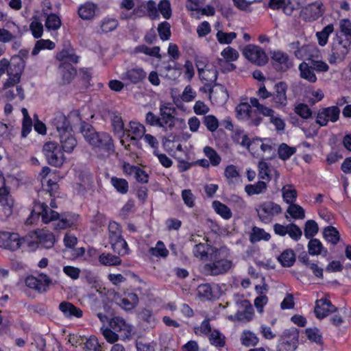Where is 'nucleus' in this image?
Wrapping results in <instances>:
<instances>
[{
	"mask_svg": "<svg viewBox=\"0 0 351 351\" xmlns=\"http://www.w3.org/2000/svg\"><path fill=\"white\" fill-rule=\"evenodd\" d=\"M282 197L287 204H293L296 201L297 191L292 185H285L282 189Z\"/></svg>",
	"mask_w": 351,
	"mask_h": 351,
	"instance_id": "obj_44",
	"label": "nucleus"
},
{
	"mask_svg": "<svg viewBox=\"0 0 351 351\" xmlns=\"http://www.w3.org/2000/svg\"><path fill=\"white\" fill-rule=\"evenodd\" d=\"M56 58L61 62V63L71 64L77 63L79 61V56L75 54L73 48L63 49L60 52L56 55Z\"/></svg>",
	"mask_w": 351,
	"mask_h": 351,
	"instance_id": "obj_27",
	"label": "nucleus"
},
{
	"mask_svg": "<svg viewBox=\"0 0 351 351\" xmlns=\"http://www.w3.org/2000/svg\"><path fill=\"white\" fill-rule=\"evenodd\" d=\"M242 310L238 311L235 316L237 319L242 322H249L254 316V309L250 302L244 300L241 302Z\"/></svg>",
	"mask_w": 351,
	"mask_h": 351,
	"instance_id": "obj_24",
	"label": "nucleus"
},
{
	"mask_svg": "<svg viewBox=\"0 0 351 351\" xmlns=\"http://www.w3.org/2000/svg\"><path fill=\"white\" fill-rule=\"evenodd\" d=\"M278 260L283 267H289L294 264L295 255L293 250L287 249L282 252Z\"/></svg>",
	"mask_w": 351,
	"mask_h": 351,
	"instance_id": "obj_36",
	"label": "nucleus"
},
{
	"mask_svg": "<svg viewBox=\"0 0 351 351\" xmlns=\"http://www.w3.org/2000/svg\"><path fill=\"white\" fill-rule=\"evenodd\" d=\"M110 183L118 193L121 194H126L128 193L129 185L125 179L113 176L110 179Z\"/></svg>",
	"mask_w": 351,
	"mask_h": 351,
	"instance_id": "obj_43",
	"label": "nucleus"
},
{
	"mask_svg": "<svg viewBox=\"0 0 351 351\" xmlns=\"http://www.w3.org/2000/svg\"><path fill=\"white\" fill-rule=\"evenodd\" d=\"M199 76L201 80L206 82L205 86L208 88L210 97L211 98L214 93L211 84L215 82L217 79V71L215 66L213 64L208 65L207 69L199 74Z\"/></svg>",
	"mask_w": 351,
	"mask_h": 351,
	"instance_id": "obj_20",
	"label": "nucleus"
},
{
	"mask_svg": "<svg viewBox=\"0 0 351 351\" xmlns=\"http://www.w3.org/2000/svg\"><path fill=\"white\" fill-rule=\"evenodd\" d=\"M245 57L258 66H262L267 62L268 58L265 52L259 47L249 45L243 52Z\"/></svg>",
	"mask_w": 351,
	"mask_h": 351,
	"instance_id": "obj_13",
	"label": "nucleus"
},
{
	"mask_svg": "<svg viewBox=\"0 0 351 351\" xmlns=\"http://www.w3.org/2000/svg\"><path fill=\"white\" fill-rule=\"evenodd\" d=\"M24 66V62L21 58L17 56L12 58L8 67V78L3 85L4 88L15 85L20 82Z\"/></svg>",
	"mask_w": 351,
	"mask_h": 351,
	"instance_id": "obj_6",
	"label": "nucleus"
},
{
	"mask_svg": "<svg viewBox=\"0 0 351 351\" xmlns=\"http://www.w3.org/2000/svg\"><path fill=\"white\" fill-rule=\"evenodd\" d=\"M295 152V147H289L286 143L280 144L278 149V156L282 160L289 159Z\"/></svg>",
	"mask_w": 351,
	"mask_h": 351,
	"instance_id": "obj_51",
	"label": "nucleus"
},
{
	"mask_svg": "<svg viewBox=\"0 0 351 351\" xmlns=\"http://www.w3.org/2000/svg\"><path fill=\"white\" fill-rule=\"evenodd\" d=\"M340 109L337 106L320 108L316 115L315 122L320 127L326 126L328 122L335 123L339 119Z\"/></svg>",
	"mask_w": 351,
	"mask_h": 351,
	"instance_id": "obj_10",
	"label": "nucleus"
},
{
	"mask_svg": "<svg viewBox=\"0 0 351 351\" xmlns=\"http://www.w3.org/2000/svg\"><path fill=\"white\" fill-rule=\"evenodd\" d=\"M9 192L5 186V179L0 171V219H4L12 213L13 201L8 196Z\"/></svg>",
	"mask_w": 351,
	"mask_h": 351,
	"instance_id": "obj_7",
	"label": "nucleus"
},
{
	"mask_svg": "<svg viewBox=\"0 0 351 351\" xmlns=\"http://www.w3.org/2000/svg\"><path fill=\"white\" fill-rule=\"evenodd\" d=\"M160 128L164 130H171L176 124V110L171 104H162L160 106Z\"/></svg>",
	"mask_w": 351,
	"mask_h": 351,
	"instance_id": "obj_9",
	"label": "nucleus"
},
{
	"mask_svg": "<svg viewBox=\"0 0 351 351\" xmlns=\"http://www.w3.org/2000/svg\"><path fill=\"white\" fill-rule=\"evenodd\" d=\"M59 71L62 76V80L64 84H69L76 75V69L71 64L60 63Z\"/></svg>",
	"mask_w": 351,
	"mask_h": 351,
	"instance_id": "obj_31",
	"label": "nucleus"
},
{
	"mask_svg": "<svg viewBox=\"0 0 351 351\" xmlns=\"http://www.w3.org/2000/svg\"><path fill=\"white\" fill-rule=\"evenodd\" d=\"M112 125L114 132L120 137L125 135V129L122 118L120 116H114L112 119Z\"/></svg>",
	"mask_w": 351,
	"mask_h": 351,
	"instance_id": "obj_59",
	"label": "nucleus"
},
{
	"mask_svg": "<svg viewBox=\"0 0 351 351\" xmlns=\"http://www.w3.org/2000/svg\"><path fill=\"white\" fill-rule=\"evenodd\" d=\"M71 132L59 136L62 150L67 153H71L77 145V140Z\"/></svg>",
	"mask_w": 351,
	"mask_h": 351,
	"instance_id": "obj_25",
	"label": "nucleus"
},
{
	"mask_svg": "<svg viewBox=\"0 0 351 351\" xmlns=\"http://www.w3.org/2000/svg\"><path fill=\"white\" fill-rule=\"evenodd\" d=\"M145 133L144 125L138 122L130 121L129 128L125 129V134L130 136L131 141H136L141 138Z\"/></svg>",
	"mask_w": 351,
	"mask_h": 351,
	"instance_id": "obj_23",
	"label": "nucleus"
},
{
	"mask_svg": "<svg viewBox=\"0 0 351 351\" xmlns=\"http://www.w3.org/2000/svg\"><path fill=\"white\" fill-rule=\"evenodd\" d=\"M267 185L265 182L258 181L254 184H247L245 191L248 195H254L263 193L266 191Z\"/></svg>",
	"mask_w": 351,
	"mask_h": 351,
	"instance_id": "obj_38",
	"label": "nucleus"
},
{
	"mask_svg": "<svg viewBox=\"0 0 351 351\" xmlns=\"http://www.w3.org/2000/svg\"><path fill=\"white\" fill-rule=\"evenodd\" d=\"M287 211L294 219H302L305 217L304 210L303 208L294 203L289 205Z\"/></svg>",
	"mask_w": 351,
	"mask_h": 351,
	"instance_id": "obj_57",
	"label": "nucleus"
},
{
	"mask_svg": "<svg viewBox=\"0 0 351 351\" xmlns=\"http://www.w3.org/2000/svg\"><path fill=\"white\" fill-rule=\"evenodd\" d=\"M147 75V73L140 66L128 68L121 74V79L128 84H136L142 82Z\"/></svg>",
	"mask_w": 351,
	"mask_h": 351,
	"instance_id": "obj_16",
	"label": "nucleus"
},
{
	"mask_svg": "<svg viewBox=\"0 0 351 351\" xmlns=\"http://www.w3.org/2000/svg\"><path fill=\"white\" fill-rule=\"evenodd\" d=\"M197 295L199 298L205 300H211L216 297L208 283L199 285L197 289Z\"/></svg>",
	"mask_w": 351,
	"mask_h": 351,
	"instance_id": "obj_37",
	"label": "nucleus"
},
{
	"mask_svg": "<svg viewBox=\"0 0 351 351\" xmlns=\"http://www.w3.org/2000/svg\"><path fill=\"white\" fill-rule=\"evenodd\" d=\"M205 155L209 158L210 163L213 166H217L221 159L217 152L210 147L206 146L204 148Z\"/></svg>",
	"mask_w": 351,
	"mask_h": 351,
	"instance_id": "obj_61",
	"label": "nucleus"
},
{
	"mask_svg": "<svg viewBox=\"0 0 351 351\" xmlns=\"http://www.w3.org/2000/svg\"><path fill=\"white\" fill-rule=\"evenodd\" d=\"M203 123L205 125L208 130L210 132H215L219 127V121L213 115H206L203 117Z\"/></svg>",
	"mask_w": 351,
	"mask_h": 351,
	"instance_id": "obj_62",
	"label": "nucleus"
},
{
	"mask_svg": "<svg viewBox=\"0 0 351 351\" xmlns=\"http://www.w3.org/2000/svg\"><path fill=\"white\" fill-rule=\"evenodd\" d=\"M170 27V24L167 21H164L158 25V32L161 40H167L169 39L171 36Z\"/></svg>",
	"mask_w": 351,
	"mask_h": 351,
	"instance_id": "obj_64",
	"label": "nucleus"
},
{
	"mask_svg": "<svg viewBox=\"0 0 351 351\" xmlns=\"http://www.w3.org/2000/svg\"><path fill=\"white\" fill-rule=\"evenodd\" d=\"M81 132L85 140L93 147H97L108 155H110L114 152V144L110 134L106 132H97L88 123H82Z\"/></svg>",
	"mask_w": 351,
	"mask_h": 351,
	"instance_id": "obj_1",
	"label": "nucleus"
},
{
	"mask_svg": "<svg viewBox=\"0 0 351 351\" xmlns=\"http://www.w3.org/2000/svg\"><path fill=\"white\" fill-rule=\"evenodd\" d=\"M51 124L56 129L59 136L64 132L72 131V128L67 117L60 112H56L53 114L51 120Z\"/></svg>",
	"mask_w": 351,
	"mask_h": 351,
	"instance_id": "obj_19",
	"label": "nucleus"
},
{
	"mask_svg": "<svg viewBox=\"0 0 351 351\" xmlns=\"http://www.w3.org/2000/svg\"><path fill=\"white\" fill-rule=\"evenodd\" d=\"M51 283V279L43 273L38 274V277L29 276L25 279L26 286L39 293H45Z\"/></svg>",
	"mask_w": 351,
	"mask_h": 351,
	"instance_id": "obj_12",
	"label": "nucleus"
},
{
	"mask_svg": "<svg viewBox=\"0 0 351 351\" xmlns=\"http://www.w3.org/2000/svg\"><path fill=\"white\" fill-rule=\"evenodd\" d=\"M41 216L42 221L45 223L57 221L60 218V214L48 206L46 203L36 204L29 217L27 218L26 223L32 224L35 220Z\"/></svg>",
	"mask_w": 351,
	"mask_h": 351,
	"instance_id": "obj_3",
	"label": "nucleus"
},
{
	"mask_svg": "<svg viewBox=\"0 0 351 351\" xmlns=\"http://www.w3.org/2000/svg\"><path fill=\"white\" fill-rule=\"evenodd\" d=\"M323 235L325 239L332 245H336L340 239L339 231L333 226H328L325 228L323 232Z\"/></svg>",
	"mask_w": 351,
	"mask_h": 351,
	"instance_id": "obj_42",
	"label": "nucleus"
},
{
	"mask_svg": "<svg viewBox=\"0 0 351 351\" xmlns=\"http://www.w3.org/2000/svg\"><path fill=\"white\" fill-rule=\"evenodd\" d=\"M80 216L73 213H64L60 215V218L53 223L56 230H64L77 227L79 225Z\"/></svg>",
	"mask_w": 351,
	"mask_h": 351,
	"instance_id": "obj_17",
	"label": "nucleus"
},
{
	"mask_svg": "<svg viewBox=\"0 0 351 351\" xmlns=\"http://www.w3.org/2000/svg\"><path fill=\"white\" fill-rule=\"evenodd\" d=\"M271 238V236L269 233L266 232L263 229L253 227L252 229V232L250 236V241L252 243L258 242L261 240L269 241Z\"/></svg>",
	"mask_w": 351,
	"mask_h": 351,
	"instance_id": "obj_41",
	"label": "nucleus"
},
{
	"mask_svg": "<svg viewBox=\"0 0 351 351\" xmlns=\"http://www.w3.org/2000/svg\"><path fill=\"white\" fill-rule=\"evenodd\" d=\"M97 5L90 2H86L78 9L79 16L83 20H90L95 14Z\"/></svg>",
	"mask_w": 351,
	"mask_h": 351,
	"instance_id": "obj_30",
	"label": "nucleus"
},
{
	"mask_svg": "<svg viewBox=\"0 0 351 351\" xmlns=\"http://www.w3.org/2000/svg\"><path fill=\"white\" fill-rule=\"evenodd\" d=\"M138 304V297L134 293H129L125 298H122L119 305L125 310L129 311L133 309Z\"/></svg>",
	"mask_w": 351,
	"mask_h": 351,
	"instance_id": "obj_35",
	"label": "nucleus"
},
{
	"mask_svg": "<svg viewBox=\"0 0 351 351\" xmlns=\"http://www.w3.org/2000/svg\"><path fill=\"white\" fill-rule=\"evenodd\" d=\"M287 90L288 86L285 82H279L274 85L271 97L275 108H282L287 106Z\"/></svg>",
	"mask_w": 351,
	"mask_h": 351,
	"instance_id": "obj_15",
	"label": "nucleus"
},
{
	"mask_svg": "<svg viewBox=\"0 0 351 351\" xmlns=\"http://www.w3.org/2000/svg\"><path fill=\"white\" fill-rule=\"evenodd\" d=\"M308 253L311 255H319L324 252L326 256L328 253L326 249H324L321 241L317 239H311L308 244Z\"/></svg>",
	"mask_w": 351,
	"mask_h": 351,
	"instance_id": "obj_40",
	"label": "nucleus"
},
{
	"mask_svg": "<svg viewBox=\"0 0 351 351\" xmlns=\"http://www.w3.org/2000/svg\"><path fill=\"white\" fill-rule=\"evenodd\" d=\"M37 237L42 246L47 249L51 248L55 243L53 234L49 230H41L37 232Z\"/></svg>",
	"mask_w": 351,
	"mask_h": 351,
	"instance_id": "obj_29",
	"label": "nucleus"
},
{
	"mask_svg": "<svg viewBox=\"0 0 351 351\" xmlns=\"http://www.w3.org/2000/svg\"><path fill=\"white\" fill-rule=\"evenodd\" d=\"M55 47V43L50 40L40 39L36 41L32 50V55H37L41 49H53Z\"/></svg>",
	"mask_w": 351,
	"mask_h": 351,
	"instance_id": "obj_54",
	"label": "nucleus"
},
{
	"mask_svg": "<svg viewBox=\"0 0 351 351\" xmlns=\"http://www.w3.org/2000/svg\"><path fill=\"white\" fill-rule=\"evenodd\" d=\"M99 261L105 266H117L121 263V260L119 256L110 253H102L99 256Z\"/></svg>",
	"mask_w": 351,
	"mask_h": 351,
	"instance_id": "obj_39",
	"label": "nucleus"
},
{
	"mask_svg": "<svg viewBox=\"0 0 351 351\" xmlns=\"http://www.w3.org/2000/svg\"><path fill=\"white\" fill-rule=\"evenodd\" d=\"M298 69L301 78L308 81L310 83L316 82L317 80V76L315 73V71L310 66L309 63L302 62L299 64Z\"/></svg>",
	"mask_w": 351,
	"mask_h": 351,
	"instance_id": "obj_26",
	"label": "nucleus"
},
{
	"mask_svg": "<svg viewBox=\"0 0 351 351\" xmlns=\"http://www.w3.org/2000/svg\"><path fill=\"white\" fill-rule=\"evenodd\" d=\"M8 90L5 93V97L9 99L12 100L16 97H19L20 101H22L25 97L24 90L21 86L14 85L8 87ZM8 89V88H6Z\"/></svg>",
	"mask_w": 351,
	"mask_h": 351,
	"instance_id": "obj_46",
	"label": "nucleus"
},
{
	"mask_svg": "<svg viewBox=\"0 0 351 351\" xmlns=\"http://www.w3.org/2000/svg\"><path fill=\"white\" fill-rule=\"evenodd\" d=\"M209 245L205 243H199L194 246L193 252L195 256L200 259H204L208 257V251Z\"/></svg>",
	"mask_w": 351,
	"mask_h": 351,
	"instance_id": "obj_63",
	"label": "nucleus"
},
{
	"mask_svg": "<svg viewBox=\"0 0 351 351\" xmlns=\"http://www.w3.org/2000/svg\"><path fill=\"white\" fill-rule=\"evenodd\" d=\"M272 64L277 71L285 72L292 67V62L288 54L280 50L270 51Z\"/></svg>",
	"mask_w": 351,
	"mask_h": 351,
	"instance_id": "obj_14",
	"label": "nucleus"
},
{
	"mask_svg": "<svg viewBox=\"0 0 351 351\" xmlns=\"http://www.w3.org/2000/svg\"><path fill=\"white\" fill-rule=\"evenodd\" d=\"M213 207L215 211L224 219H229L232 216L230 209L226 204L219 201H214Z\"/></svg>",
	"mask_w": 351,
	"mask_h": 351,
	"instance_id": "obj_45",
	"label": "nucleus"
},
{
	"mask_svg": "<svg viewBox=\"0 0 351 351\" xmlns=\"http://www.w3.org/2000/svg\"><path fill=\"white\" fill-rule=\"evenodd\" d=\"M299 332L296 328L287 329L281 335L277 351H295L298 347Z\"/></svg>",
	"mask_w": 351,
	"mask_h": 351,
	"instance_id": "obj_4",
	"label": "nucleus"
},
{
	"mask_svg": "<svg viewBox=\"0 0 351 351\" xmlns=\"http://www.w3.org/2000/svg\"><path fill=\"white\" fill-rule=\"evenodd\" d=\"M59 309L67 318H80L83 315L82 311L69 302H62L59 304Z\"/></svg>",
	"mask_w": 351,
	"mask_h": 351,
	"instance_id": "obj_22",
	"label": "nucleus"
},
{
	"mask_svg": "<svg viewBox=\"0 0 351 351\" xmlns=\"http://www.w3.org/2000/svg\"><path fill=\"white\" fill-rule=\"evenodd\" d=\"M306 12L310 14V20L315 21L321 16L323 14V4L322 3L315 2L305 9Z\"/></svg>",
	"mask_w": 351,
	"mask_h": 351,
	"instance_id": "obj_48",
	"label": "nucleus"
},
{
	"mask_svg": "<svg viewBox=\"0 0 351 351\" xmlns=\"http://www.w3.org/2000/svg\"><path fill=\"white\" fill-rule=\"evenodd\" d=\"M318 225L314 220H308L304 226V236L306 239H312L318 232Z\"/></svg>",
	"mask_w": 351,
	"mask_h": 351,
	"instance_id": "obj_56",
	"label": "nucleus"
},
{
	"mask_svg": "<svg viewBox=\"0 0 351 351\" xmlns=\"http://www.w3.org/2000/svg\"><path fill=\"white\" fill-rule=\"evenodd\" d=\"M290 0H269L268 5L269 8L272 10H279L282 8L286 14L291 15L293 8L292 6H290Z\"/></svg>",
	"mask_w": 351,
	"mask_h": 351,
	"instance_id": "obj_32",
	"label": "nucleus"
},
{
	"mask_svg": "<svg viewBox=\"0 0 351 351\" xmlns=\"http://www.w3.org/2000/svg\"><path fill=\"white\" fill-rule=\"evenodd\" d=\"M350 42L347 38L337 36L333 38L331 52L328 58L330 64H333L344 60L350 51Z\"/></svg>",
	"mask_w": 351,
	"mask_h": 351,
	"instance_id": "obj_2",
	"label": "nucleus"
},
{
	"mask_svg": "<svg viewBox=\"0 0 351 351\" xmlns=\"http://www.w3.org/2000/svg\"><path fill=\"white\" fill-rule=\"evenodd\" d=\"M334 31L333 25L329 24L326 25L321 32H317L316 36L318 43L322 47L326 45L329 35Z\"/></svg>",
	"mask_w": 351,
	"mask_h": 351,
	"instance_id": "obj_49",
	"label": "nucleus"
},
{
	"mask_svg": "<svg viewBox=\"0 0 351 351\" xmlns=\"http://www.w3.org/2000/svg\"><path fill=\"white\" fill-rule=\"evenodd\" d=\"M112 250L121 256L125 255L128 254L129 248L127 242L122 237V236L118 237L109 240Z\"/></svg>",
	"mask_w": 351,
	"mask_h": 351,
	"instance_id": "obj_28",
	"label": "nucleus"
},
{
	"mask_svg": "<svg viewBox=\"0 0 351 351\" xmlns=\"http://www.w3.org/2000/svg\"><path fill=\"white\" fill-rule=\"evenodd\" d=\"M317 51V48L313 45H303L298 50L294 51L295 56L300 60L306 59L311 60L313 56V53Z\"/></svg>",
	"mask_w": 351,
	"mask_h": 351,
	"instance_id": "obj_34",
	"label": "nucleus"
},
{
	"mask_svg": "<svg viewBox=\"0 0 351 351\" xmlns=\"http://www.w3.org/2000/svg\"><path fill=\"white\" fill-rule=\"evenodd\" d=\"M210 343L216 347H223L225 346L224 337L217 330H213L209 336Z\"/></svg>",
	"mask_w": 351,
	"mask_h": 351,
	"instance_id": "obj_58",
	"label": "nucleus"
},
{
	"mask_svg": "<svg viewBox=\"0 0 351 351\" xmlns=\"http://www.w3.org/2000/svg\"><path fill=\"white\" fill-rule=\"evenodd\" d=\"M61 24L60 19L55 14H49L45 21V27L49 30H57Z\"/></svg>",
	"mask_w": 351,
	"mask_h": 351,
	"instance_id": "obj_55",
	"label": "nucleus"
},
{
	"mask_svg": "<svg viewBox=\"0 0 351 351\" xmlns=\"http://www.w3.org/2000/svg\"><path fill=\"white\" fill-rule=\"evenodd\" d=\"M252 104L248 103H241L236 108V112L239 119H247L250 117L252 112Z\"/></svg>",
	"mask_w": 351,
	"mask_h": 351,
	"instance_id": "obj_52",
	"label": "nucleus"
},
{
	"mask_svg": "<svg viewBox=\"0 0 351 351\" xmlns=\"http://www.w3.org/2000/svg\"><path fill=\"white\" fill-rule=\"evenodd\" d=\"M149 253L156 257L165 258L169 254V251L166 248L163 242L159 241L154 247L149 249Z\"/></svg>",
	"mask_w": 351,
	"mask_h": 351,
	"instance_id": "obj_53",
	"label": "nucleus"
},
{
	"mask_svg": "<svg viewBox=\"0 0 351 351\" xmlns=\"http://www.w3.org/2000/svg\"><path fill=\"white\" fill-rule=\"evenodd\" d=\"M256 211L261 221L267 223L271 221L274 215L281 213L282 208L280 205L273 202H265L258 206Z\"/></svg>",
	"mask_w": 351,
	"mask_h": 351,
	"instance_id": "obj_11",
	"label": "nucleus"
},
{
	"mask_svg": "<svg viewBox=\"0 0 351 351\" xmlns=\"http://www.w3.org/2000/svg\"><path fill=\"white\" fill-rule=\"evenodd\" d=\"M232 261L226 258H215L204 265L202 271L206 276H218L226 273L232 267Z\"/></svg>",
	"mask_w": 351,
	"mask_h": 351,
	"instance_id": "obj_8",
	"label": "nucleus"
},
{
	"mask_svg": "<svg viewBox=\"0 0 351 351\" xmlns=\"http://www.w3.org/2000/svg\"><path fill=\"white\" fill-rule=\"evenodd\" d=\"M241 341L246 347L254 346L258 343V338L254 332L244 330L241 337Z\"/></svg>",
	"mask_w": 351,
	"mask_h": 351,
	"instance_id": "obj_47",
	"label": "nucleus"
},
{
	"mask_svg": "<svg viewBox=\"0 0 351 351\" xmlns=\"http://www.w3.org/2000/svg\"><path fill=\"white\" fill-rule=\"evenodd\" d=\"M109 325L113 330L121 336L122 340L129 338L131 335V326L122 317H114L112 318Z\"/></svg>",
	"mask_w": 351,
	"mask_h": 351,
	"instance_id": "obj_18",
	"label": "nucleus"
},
{
	"mask_svg": "<svg viewBox=\"0 0 351 351\" xmlns=\"http://www.w3.org/2000/svg\"><path fill=\"white\" fill-rule=\"evenodd\" d=\"M82 344L84 351H102L101 347L95 336L86 338L84 342L80 343V345Z\"/></svg>",
	"mask_w": 351,
	"mask_h": 351,
	"instance_id": "obj_50",
	"label": "nucleus"
},
{
	"mask_svg": "<svg viewBox=\"0 0 351 351\" xmlns=\"http://www.w3.org/2000/svg\"><path fill=\"white\" fill-rule=\"evenodd\" d=\"M336 309L330 300L322 298L316 301L314 312L317 318L323 319L329 313L335 312Z\"/></svg>",
	"mask_w": 351,
	"mask_h": 351,
	"instance_id": "obj_21",
	"label": "nucleus"
},
{
	"mask_svg": "<svg viewBox=\"0 0 351 351\" xmlns=\"http://www.w3.org/2000/svg\"><path fill=\"white\" fill-rule=\"evenodd\" d=\"M101 331L108 343H113L117 341L119 339H121V336H119V335L110 327V328L101 327Z\"/></svg>",
	"mask_w": 351,
	"mask_h": 351,
	"instance_id": "obj_60",
	"label": "nucleus"
},
{
	"mask_svg": "<svg viewBox=\"0 0 351 351\" xmlns=\"http://www.w3.org/2000/svg\"><path fill=\"white\" fill-rule=\"evenodd\" d=\"M250 103L252 104V107L256 108L257 112L265 117H268L270 119L275 114V111L273 109L261 104L256 97H251L250 99Z\"/></svg>",
	"mask_w": 351,
	"mask_h": 351,
	"instance_id": "obj_33",
	"label": "nucleus"
},
{
	"mask_svg": "<svg viewBox=\"0 0 351 351\" xmlns=\"http://www.w3.org/2000/svg\"><path fill=\"white\" fill-rule=\"evenodd\" d=\"M43 152L49 165L57 167L62 165L64 160V154L57 143H46L43 145Z\"/></svg>",
	"mask_w": 351,
	"mask_h": 351,
	"instance_id": "obj_5",
	"label": "nucleus"
}]
</instances>
